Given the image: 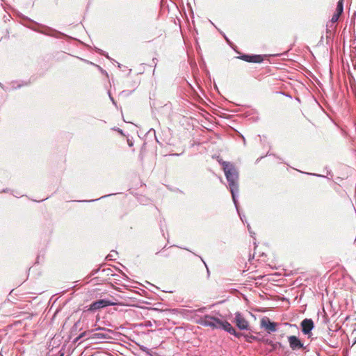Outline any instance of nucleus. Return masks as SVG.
Wrapping results in <instances>:
<instances>
[{
    "mask_svg": "<svg viewBox=\"0 0 356 356\" xmlns=\"http://www.w3.org/2000/svg\"><path fill=\"white\" fill-rule=\"evenodd\" d=\"M343 11V0H339L337 3L336 11L332 15L331 22L334 23L338 21L339 16Z\"/></svg>",
    "mask_w": 356,
    "mask_h": 356,
    "instance_id": "nucleus-10",
    "label": "nucleus"
},
{
    "mask_svg": "<svg viewBox=\"0 0 356 356\" xmlns=\"http://www.w3.org/2000/svg\"><path fill=\"white\" fill-rule=\"evenodd\" d=\"M60 356H63V353H62Z\"/></svg>",
    "mask_w": 356,
    "mask_h": 356,
    "instance_id": "nucleus-12",
    "label": "nucleus"
},
{
    "mask_svg": "<svg viewBox=\"0 0 356 356\" xmlns=\"http://www.w3.org/2000/svg\"><path fill=\"white\" fill-rule=\"evenodd\" d=\"M261 326L264 327L268 332L276 331L277 323L270 321L268 317H264L261 320Z\"/></svg>",
    "mask_w": 356,
    "mask_h": 356,
    "instance_id": "nucleus-8",
    "label": "nucleus"
},
{
    "mask_svg": "<svg viewBox=\"0 0 356 356\" xmlns=\"http://www.w3.org/2000/svg\"><path fill=\"white\" fill-rule=\"evenodd\" d=\"M116 303L108 300H97L92 304H90L88 307H86V311H96L102 308H104L107 306L115 305Z\"/></svg>",
    "mask_w": 356,
    "mask_h": 356,
    "instance_id": "nucleus-3",
    "label": "nucleus"
},
{
    "mask_svg": "<svg viewBox=\"0 0 356 356\" xmlns=\"http://www.w3.org/2000/svg\"><path fill=\"white\" fill-rule=\"evenodd\" d=\"M220 319L214 316H211L209 315H205L201 318H200L196 323L199 325L210 327L213 330L218 329V325L220 323Z\"/></svg>",
    "mask_w": 356,
    "mask_h": 356,
    "instance_id": "nucleus-2",
    "label": "nucleus"
},
{
    "mask_svg": "<svg viewBox=\"0 0 356 356\" xmlns=\"http://www.w3.org/2000/svg\"><path fill=\"white\" fill-rule=\"evenodd\" d=\"M223 170H224L226 178L229 182V186L230 188V191H231L232 197L234 199L235 192L238 191V172L236 171L235 167L229 163H224Z\"/></svg>",
    "mask_w": 356,
    "mask_h": 356,
    "instance_id": "nucleus-1",
    "label": "nucleus"
},
{
    "mask_svg": "<svg viewBox=\"0 0 356 356\" xmlns=\"http://www.w3.org/2000/svg\"><path fill=\"white\" fill-rule=\"evenodd\" d=\"M234 323L240 330H249L248 321L240 313L235 314Z\"/></svg>",
    "mask_w": 356,
    "mask_h": 356,
    "instance_id": "nucleus-4",
    "label": "nucleus"
},
{
    "mask_svg": "<svg viewBox=\"0 0 356 356\" xmlns=\"http://www.w3.org/2000/svg\"><path fill=\"white\" fill-rule=\"evenodd\" d=\"M238 58L248 63H259L264 60V56L261 55L244 54L238 56Z\"/></svg>",
    "mask_w": 356,
    "mask_h": 356,
    "instance_id": "nucleus-7",
    "label": "nucleus"
},
{
    "mask_svg": "<svg viewBox=\"0 0 356 356\" xmlns=\"http://www.w3.org/2000/svg\"><path fill=\"white\" fill-rule=\"evenodd\" d=\"M288 341L289 343L290 348L293 350H300L304 348V345L301 342V341L294 335H291L288 337Z\"/></svg>",
    "mask_w": 356,
    "mask_h": 356,
    "instance_id": "nucleus-6",
    "label": "nucleus"
},
{
    "mask_svg": "<svg viewBox=\"0 0 356 356\" xmlns=\"http://www.w3.org/2000/svg\"><path fill=\"white\" fill-rule=\"evenodd\" d=\"M170 255H175L174 252L170 250H168V252L166 254H165V256L166 257H168V256H170Z\"/></svg>",
    "mask_w": 356,
    "mask_h": 356,
    "instance_id": "nucleus-11",
    "label": "nucleus"
},
{
    "mask_svg": "<svg viewBox=\"0 0 356 356\" xmlns=\"http://www.w3.org/2000/svg\"><path fill=\"white\" fill-rule=\"evenodd\" d=\"M222 329L231 334L236 336L239 338L241 337V334L237 332L235 329L232 327V325L226 321H222L220 319V323L218 325V329Z\"/></svg>",
    "mask_w": 356,
    "mask_h": 356,
    "instance_id": "nucleus-5",
    "label": "nucleus"
},
{
    "mask_svg": "<svg viewBox=\"0 0 356 356\" xmlns=\"http://www.w3.org/2000/svg\"><path fill=\"white\" fill-rule=\"evenodd\" d=\"M302 332L305 334H309L311 333L312 330L314 328V322L310 318L304 319L301 323Z\"/></svg>",
    "mask_w": 356,
    "mask_h": 356,
    "instance_id": "nucleus-9",
    "label": "nucleus"
}]
</instances>
